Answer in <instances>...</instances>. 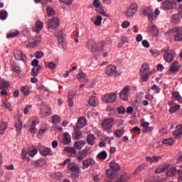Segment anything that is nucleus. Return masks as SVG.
I'll list each match as a JSON object with an SVG mask.
<instances>
[{
    "mask_svg": "<svg viewBox=\"0 0 182 182\" xmlns=\"http://www.w3.org/2000/svg\"><path fill=\"white\" fill-rule=\"evenodd\" d=\"M21 92H22V93L26 96L30 95V90L27 86L21 87Z\"/></svg>",
    "mask_w": 182,
    "mask_h": 182,
    "instance_id": "49530a36",
    "label": "nucleus"
},
{
    "mask_svg": "<svg viewBox=\"0 0 182 182\" xmlns=\"http://www.w3.org/2000/svg\"><path fill=\"white\" fill-rule=\"evenodd\" d=\"M173 135L176 139H181L182 138V125L176 126V130L173 131Z\"/></svg>",
    "mask_w": 182,
    "mask_h": 182,
    "instance_id": "ddd939ff",
    "label": "nucleus"
},
{
    "mask_svg": "<svg viewBox=\"0 0 182 182\" xmlns=\"http://www.w3.org/2000/svg\"><path fill=\"white\" fill-rule=\"evenodd\" d=\"M120 170V166L119 164L116 162H111L109 164V169L107 170V177L109 178H117V171Z\"/></svg>",
    "mask_w": 182,
    "mask_h": 182,
    "instance_id": "f03ea898",
    "label": "nucleus"
},
{
    "mask_svg": "<svg viewBox=\"0 0 182 182\" xmlns=\"http://www.w3.org/2000/svg\"><path fill=\"white\" fill-rule=\"evenodd\" d=\"M42 69L41 66L37 67H33V69H31V75L33 77H36L38 75H39V71Z\"/></svg>",
    "mask_w": 182,
    "mask_h": 182,
    "instance_id": "2f4dec72",
    "label": "nucleus"
},
{
    "mask_svg": "<svg viewBox=\"0 0 182 182\" xmlns=\"http://www.w3.org/2000/svg\"><path fill=\"white\" fill-rule=\"evenodd\" d=\"M46 14H48V16H53L55 14V11H54L53 8L47 7Z\"/></svg>",
    "mask_w": 182,
    "mask_h": 182,
    "instance_id": "5fc2aeb1",
    "label": "nucleus"
},
{
    "mask_svg": "<svg viewBox=\"0 0 182 182\" xmlns=\"http://www.w3.org/2000/svg\"><path fill=\"white\" fill-rule=\"evenodd\" d=\"M1 107L6 108V109H7L9 111L12 110V109H10V103H9L7 102L2 101Z\"/></svg>",
    "mask_w": 182,
    "mask_h": 182,
    "instance_id": "680f3d73",
    "label": "nucleus"
},
{
    "mask_svg": "<svg viewBox=\"0 0 182 182\" xmlns=\"http://www.w3.org/2000/svg\"><path fill=\"white\" fill-rule=\"evenodd\" d=\"M14 56L16 60L22 61V62H27V56L25 55L21 50H15L14 51Z\"/></svg>",
    "mask_w": 182,
    "mask_h": 182,
    "instance_id": "9d476101",
    "label": "nucleus"
},
{
    "mask_svg": "<svg viewBox=\"0 0 182 182\" xmlns=\"http://www.w3.org/2000/svg\"><path fill=\"white\" fill-rule=\"evenodd\" d=\"M75 95H76V92L74 91L69 92V95H68V105H69V107H73V102L72 100Z\"/></svg>",
    "mask_w": 182,
    "mask_h": 182,
    "instance_id": "5701e85b",
    "label": "nucleus"
},
{
    "mask_svg": "<svg viewBox=\"0 0 182 182\" xmlns=\"http://www.w3.org/2000/svg\"><path fill=\"white\" fill-rule=\"evenodd\" d=\"M43 28V23L41 21H36V25L33 27V32L39 33Z\"/></svg>",
    "mask_w": 182,
    "mask_h": 182,
    "instance_id": "f3484780",
    "label": "nucleus"
},
{
    "mask_svg": "<svg viewBox=\"0 0 182 182\" xmlns=\"http://www.w3.org/2000/svg\"><path fill=\"white\" fill-rule=\"evenodd\" d=\"M129 87L126 86L124 88L122 89V91H120V93L119 94V96L120 99L123 101H127V97L129 96Z\"/></svg>",
    "mask_w": 182,
    "mask_h": 182,
    "instance_id": "9b49d317",
    "label": "nucleus"
},
{
    "mask_svg": "<svg viewBox=\"0 0 182 182\" xmlns=\"http://www.w3.org/2000/svg\"><path fill=\"white\" fill-rule=\"evenodd\" d=\"M105 46V41H102L97 43L95 42L93 40H88L87 42V48L90 49L92 53H95L96 51H102L104 49V46Z\"/></svg>",
    "mask_w": 182,
    "mask_h": 182,
    "instance_id": "f257e3e1",
    "label": "nucleus"
},
{
    "mask_svg": "<svg viewBox=\"0 0 182 182\" xmlns=\"http://www.w3.org/2000/svg\"><path fill=\"white\" fill-rule=\"evenodd\" d=\"M7 129V123L3 122L0 124V132H4Z\"/></svg>",
    "mask_w": 182,
    "mask_h": 182,
    "instance_id": "052dcab7",
    "label": "nucleus"
},
{
    "mask_svg": "<svg viewBox=\"0 0 182 182\" xmlns=\"http://www.w3.org/2000/svg\"><path fill=\"white\" fill-rule=\"evenodd\" d=\"M138 8V5L135 3L131 4L129 6V9L126 11V16L132 17L134 14L136 12V9Z\"/></svg>",
    "mask_w": 182,
    "mask_h": 182,
    "instance_id": "f8f14e48",
    "label": "nucleus"
},
{
    "mask_svg": "<svg viewBox=\"0 0 182 182\" xmlns=\"http://www.w3.org/2000/svg\"><path fill=\"white\" fill-rule=\"evenodd\" d=\"M181 20H182V14H174L173 15L171 23L174 25H176L178 23H180Z\"/></svg>",
    "mask_w": 182,
    "mask_h": 182,
    "instance_id": "412c9836",
    "label": "nucleus"
},
{
    "mask_svg": "<svg viewBox=\"0 0 182 182\" xmlns=\"http://www.w3.org/2000/svg\"><path fill=\"white\" fill-rule=\"evenodd\" d=\"M86 121L85 118L81 117L78 119V122H77V125H75V128L74 129H82L85 127Z\"/></svg>",
    "mask_w": 182,
    "mask_h": 182,
    "instance_id": "a878e982",
    "label": "nucleus"
},
{
    "mask_svg": "<svg viewBox=\"0 0 182 182\" xmlns=\"http://www.w3.org/2000/svg\"><path fill=\"white\" fill-rule=\"evenodd\" d=\"M88 154H89V151H87V149H82V151L78 153V155L77 156L78 161H82V159H85V157H87V155Z\"/></svg>",
    "mask_w": 182,
    "mask_h": 182,
    "instance_id": "6ab92c4d",
    "label": "nucleus"
},
{
    "mask_svg": "<svg viewBox=\"0 0 182 182\" xmlns=\"http://www.w3.org/2000/svg\"><path fill=\"white\" fill-rule=\"evenodd\" d=\"M88 105L92 107L97 106V98H96L95 96L90 97V98L88 99Z\"/></svg>",
    "mask_w": 182,
    "mask_h": 182,
    "instance_id": "c756f323",
    "label": "nucleus"
},
{
    "mask_svg": "<svg viewBox=\"0 0 182 182\" xmlns=\"http://www.w3.org/2000/svg\"><path fill=\"white\" fill-rule=\"evenodd\" d=\"M171 96L173 97V99H174V100L178 102L179 103H182V97L180 94H178V92H173L171 93Z\"/></svg>",
    "mask_w": 182,
    "mask_h": 182,
    "instance_id": "c85d7f7f",
    "label": "nucleus"
},
{
    "mask_svg": "<svg viewBox=\"0 0 182 182\" xmlns=\"http://www.w3.org/2000/svg\"><path fill=\"white\" fill-rule=\"evenodd\" d=\"M95 164V160L93 159H87L82 161V166L84 168H87L90 166H93Z\"/></svg>",
    "mask_w": 182,
    "mask_h": 182,
    "instance_id": "aec40b11",
    "label": "nucleus"
},
{
    "mask_svg": "<svg viewBox=\"0 0 182 182\" xmlns=\"http://www.w3.org/2000/svg\"><path fill=\"white\" fill-rule=\"evenodd\" d=\"M162 144L167 146H172L173 144V138L165 139L162 141Z\"/></svg>",
    "mask_w": 182,
    "mask_h": 182,
    "instance_id": "a18cd8bd",
    "label": "nucleus"
},
{
    "mask_svg": "<svg viewBox=\"0 0 182 182\" xmlns=\"http://www.w3.org/2000/svg\"><path fill=\"white\" fill-rule=\"evenodd\" d=\"M105 75L109 77L116 76L117 75V69L116 66L112 65H107L105 68Z\"/></svg>",
    "mask_w": 182,
    "mask_h": 182,
    "instance_id": "6e6552de",
    "label": "nucleus"
},
{
    "mask_svg": "<svg viewBox=\"0 0 182 182\" xmlns=\"http://www.w3.org/2000/svg\"><path fill=\"white\" fill-rule=\"evenodd\" d=\"M124 134V129H117L116 131H114V136H116L117 138L122 137V136H123Z\"/></svg>",
    "mask_w": 182,
    "mask_h": 182,
    "instance_id": "c9c22d12",
    "label": "nucleus"
},
{
    "mask_svg": "<svg viewBox=\"0 0 182 182\" xmlns=\"http://www.w3.org/2000/svg\"><path fill=\"white\" fill-rule=\"evenodd\" d=\"M50 115V109L49 107L43 105L41 107V116L42 117H48V116Z\"/></svg>",
    "mask_w": 182,
    "mask_h": 182,
    "instance_id": "4468645a",
    "label": "nucleus"
},
{
    "mask_svg": "<svg viewBox=\"0 0 182 182\" xmlns=\"http://www.w3.org/2000/svg\"><path fill=\"white\" fill-rule=\"evenodd\" d=\"M77 79L80 81V82H86L87 79L85 77V74L84 73H80L77 75Z\"/></svg>",
    "mask_w": 182,
    "mask_h": 182,
    "instance_id": "f704fd0d",
    "label": "nucleus"
},
{
    "mask_svg": "<svg viewBox=\"0 0 182 182\" xmlns=\"http://www.w3.org/2000/svg\"><path fill=\"white\" fill-rule=\"evenodd\" d=\"M42 42V37L41 36H34L33 38V42L30 43V47L34 48L38 46Z\"/></svg>",
    "mask_w": 182,
    "mask_h": 182,
    "instance_id": "dca6fc26",
    "label": "nucleus"
},
{
    "mask_svg": "<svg viewBox=\"0 0 182 182\" xmlns=\"http://www.w3.org/2000/svg\"><path fill=\"white\" fill-rule=\"evenodd\" d=\"M6 18H7V12L4 10H1V11H0V19L4 21Z\"/></svg>",
    "mask_w": 182,
    "mask_h": 182,
    "instance_id": "bf43d9fd",
    "label": "nucleus"
},
{
    "mask_svg": "<svg viewBox=\"0 0 182 182\" xmlns=\"http://www.w3.org/2000/svg\"><path fill=\"white\" fill-rule=\"evenodd\" d=\"M148 31L151 33L156 34V33H158V28H156V26H149Z\"/></svg>",
    "mask_w": 182,
    "mask_h": 182,
    "instance_id": "4d7b16f0",
    "label": "nucleus"
},
{
    "mask_svg": "<svg viewBox=\"0 0 182 182\" xmlns=\"http://www.w3.org/2000/svg\"><path fill=\"white\" fill-rule=\"evenodd\" d=\"M60 26V20L58 17L54 16L51 19L46 21V26L48 29L55 30Z\"/></svg>",
    "mask_w": 182,
    "mask_h": 182,
    "instance_id": "39448f33",
    "label": "nucleus"
},
{
    "mask_svg": "<svg viewBox=\"0 0 182 182\" xmlns=\"http://www.w3.org/2000/svg\"><path fill=\"white\" fill-rule=\"evenodd\" d=\"M141 127H143V133H146L153 130V127H149V122L144 121H141Z\"/></svg>",
    "mask_w": 182,
    "mask_h": 182,
    "instance_id": "393cba45",
    "label": "nucleus"
},
{
    "mask_svg": "<svg viewBox=\"0 0 182 182\" xmlns=\"http://www.w3.org/2000/svg\"><path fill=\"white\" fill-rule=\"evenodd\" d=\"M45 66L50 69H55L57 67V64L53 62L45 63Z\"/></svg>",
    "mask_w": 182,
    "mask_h": 182,
    "instance_id": "8fccbe9b",
    "label": "nucleus"
},
{
    "mask_svg": "<svg viewBox=\"0 0 182 182\" xmlns=\"http://www.w3.org/2000/svg\"><path fill=\"white\" fill-rule=\"evenodd\" d=\"M176 168L174 167L170 168H168V170H167L166 176L167 177H173L174 174H176Z\"/></svg>",
    "mask_w": 182,
    "mask_h": 182,
    "instance_id": "4c0bfd02",
    "label": "nucleus"
},
{
    "mask_svg": "<svg viewBox=\"0 0 182 182\" xmlns=\"http://www.w3.org/2000/svg\"><path fill=\"white\" fill-rule=\"evenodd\" d=\"M180 68L181 65H178V63L177 61H174L170 66L169 71L171 72V73H176L178 72V69H180Z\"/></svg>",
    "mask_w": 182,
    "mask_h": 182,
    "instance_id": "a211bd4d",
    "label": "nucleus"
},
{
    "mask_svg": "<svg viewBox=\"0 0 182 182\" xmlns=\"http://www.w3.org/2000/svg\"><path fill=\"white\" fill-rule=\"evenodd\" d=\"M167 169H168V165H164L155 169V173L156 174L161 173L162 172L167 171Z\"/></svg>",
    "mask_w": 182,
    "mask_h": 182,
    "instance_id": "473e14b6",
    "label": "nucleus"
},
{
    "mask_svg": "<svg viewBox=\"0 0 182 182\" xmlns=\"http://www.w3.org/2000/svg\"><path fill=\"white\" fill-rule=\"evenodd\" d=\"M132 132L135 134H141V129H139V127H135L132 128Z\"/></svg>",
    "mask_w": 182,
    "mask_h": 182,
    "instance_id": "774afa93",
    "label": "nucleus"
},
{
    "mask_svg": "<svg viewBox=\"0 0 182 182\" xmlns=\"http://www.w3.org/2000/svg\"><path fill=\"white\" fill-rule=\"evenodd\" d=\"M117 113L119 114L123 115L126 113L125 109L123 106H120L117 108Z\"/></svg>",
    "mask_w": 182,
    "mask_h": 182,
    "instance_id": "338daca9",
    "label": "nucleus"
},
{
    "mask_svg": "<svg viewBox=\"0 0 182 182\" xmlns=\"http://www.w3.org/2000/svg\"><path fill=\"white\" fill-rule=\"evenodd\" d=\"M18 33H19V32H18L17 31H15L14 32H11V33L7 34L6 38H15V37H16V36H18Z\"/></svg>",
    "mask_w": 182,
    "mask_h": 182,
    "instance_id": "0e129e2a",
    "label": "nucleus"
},
{
    "mask_svg": "<svg viewBox=\"0 0 182 182\" xmlns=\"http://www.w3.org/2000/svg\"><path fill=\"white\" fill-rule=\"evenodd\" d=\"M143 170H144V166L141 165L138 166V168H136V169L134 171V176L138 175V173H139V172L143 171Z\"/></svg>",
    "mask_w": 182,
    "mask_h": 182,
    "instance_id": "13d9d810",
    "label": "nucleus"
},
{
    "mask_svg": "<svg viewBox=\"0 0 182 182\" xmlns=\"http://www.w3.org/2000/svg\"><path fill=\"white\" fill-rule=\"evenodd\" d=\"M139 71H141V79H139V82H147V80H149V76L150 75L149 71V65H147L146 64L143 65V66H141V68L139 69Z\"/></svg>",
    "mask_w": 182,
    "mask_h": 182,
    "instance_id": "20e7f679",
    "label": "nucleus"
},
{
    "mask_svg": "<svg viewBox=\"0 0 182 182\" xmlns=\"http://www.w3.org/2000/svg\"><path fill=\"white\" fill-rule=\"evenodd\" d=\"M87 144L90 146L95 145V141L96 140V136L94 134H90L87 135Z\"/></svg>",
    "mask_w": 182,
    "mask_h": 182,
    "instance_id": "b1692460",
    "label": "nucleus"
},
{
    "mask_svg": "<svg viewBox=\"0 0 182 182\" xmlns=\"http://www.w3.org/2000/svg\"><path fill=\"white\" fill-rule=\"evenodd\" d=\"M51 119L53 120V124H60V119L58 115H54V116L51 117Z\"/></svg>",
    "mask_w": 182,
    "mask_h": 182,
    "instance_id": "3c124183",
    "label": "nucleus"
},
{
    "mask_svg": "<svg viewBox=\"0 0 182 182\" xmlns=\"http://www.w3.org/2000/svg\"><path fill=\"white\" fill-rule=\"evenodd\" d=\"M96 12H97V14H101L104 16H108V15H107V13L104 11V9L102 8L97 9Z\"/></svg>",
    "mask_w": 182,
    "mask_h": 182,
    "instance_id": "69168bd1",
    "label": "nucleus"
},
{
    "mask_svg": "<svg viewBox=\"0 0 182 182\" xmlns=\"http://www.w3.org/2000/svg\"><path fill=\"white\" fill-rule=\"evenodd\" d=\"M76 148H72V147H65V151L70 154H76V150L75 149Z\"/></svg>",
    "mask_w": 182,
    "mask_h": 182,
    "instance_id": "603ef678",
    "label": "nucleus"
},
{
    "mask_svg": "<svg viewBox=\"0 0 182 182\" xmlns=\"http://www.w3.org/2000/svg\"><path fill=\"white\" fill-rule=\"evenodd\" d=\"M15 127L17 131H21L22 129V121L19 118H18L16 123H15Z\"/></svg>",
    "mask_w": 182,
    "mask_h": 182,
    "instance_id": "09e8293b",
    "label": "nucleus"
},
{
    "mask_svg": "<svg viewBox=\"0 0 182 182\" xmlns=\"http://www.w3.org/2000/svg\"><path fill=\"white\" fill-rule=\"evenodd\" d=\"M139 16H147L149 18V21L151 23L153 21V10L149 6L142 8L141 10H139Z\"/></svg>",
    "mask_w": 182,
    "mask_h": 182,
    "instance_id": "7ed1b4c3",
    "label": "nucleus"
},
{
    "mask_svg": "<svg viewBox=\"0 0 182 182\" xmlns=\"http://www.w3.org/2000/svg\"><path fill=\"white\" fill-rule=\"evenodd\" d=\"M107 151H102L101 152H99V154H97V159H99L105 160L107 159Z\"/></svg>",
    "mask_w": 182,
    "mask_h": 182,
    "instance_id": "79ce46f5",
    "label": "nucleus"
},
{
    "mask_svg": "<svg viewBox=\"0 0 182 182\" xmlns=\"http://www.w3.org/2000/svg\"><path fill=\"white\" fill-rule=\"evenodd\" d=\"M162 9L165 11H170L173 9V2L165 1L162 3Z\"/></svg>",
    "mask_w": 182,
    "mask_h": 182,
    "instance_id": "4be33fe9",
    "label": "nucleus"
},
{
    "mask_svg": "<svg viewBox=\"0 0 182 182\" xmlns=\"http://www.w3.org/2000/svg\"><path fill=\"white\" fill-rule=\"evenodd\" d=\"M27 154H28L27 152V151L23 149L22 152L21 154V157H22V160H24L27 162H29L30 161V158H28V156H27Z\"/></svg>",
    "mask_w": 182,
    "mask_h": 182,
    "instance_id": "ea45409f",
    "label": "nucleus"
},
{
    "mask_svg": "<svg viewBox=\"0 0 182 182\" xmlns=\"http://www.w3.org/2000/svg\"><path fill=\"white\" fill-rule=\"evenodd\" d=\"M45 165V160L43 159H38L37 161H33V166L36 168H41Z\"/></svg>",
    "mask_w": 182,
    "mask_h": 182,
    "instance_id": "bb28decb",
    "label": "nucleus"
},
{
    "mask_svg": "<svg viewBox=\"0 0 182 182\" xmlns=\"http://www.w3.org/2000/svg\"><path fill=\"white\" fill-rule=\"evenodd\" d=\"M129 177L126 174H122L119 178L116 181V182H124L126 181Z\"/></svg>",
    "mask_w": 182,
    "mask_h": 182,
    "instance_id": "6e6d98bb",
    "label": "nucleus"
},
{
    "mask_svg": "<svg viewBox=\"0 0 182 182\" xmlns=\"http://www.w3.org/2000/svg\"><path fill=\"white\" fill-rule=\"evenodd\" d=\"M80 129H74V138H75L77 140H79L82 135Z\"/></svg>",
    "mask_w": 182,
    "mask_h": 182,
    "instance_id": "c03bdc74",
    "label": "nucleus"
},
{
    "mask_svg": "<svg viewBox=\"0 0 182 182\" xmlns=\"http://www.w3.org/2000/svg\"><path fill=\"white\" fill-rule=\"evenodd\" d=\"M27 153H28V156L33 157L36 154H38V149L34 146H31L28 148V151H27Z\"/></svg>",
    "mask_w": 182,
    "mask_h": 182,
    "instance_id": "72a5a7b5",
    "label": "nucleus"
},
{
    "mask_svg": "<svg viewBox=\"0 0 182 182\" xmlns=\"http://www.w3.org/2000/svg\"><path fill=\"white\" fill-rule=\"evenodd\" d=\"M178 109H181V105H174V106H171L170 107L169 112L170 113L173 114L174 112H177Z\"/></svg>",
    "mask_w": 182,
    "mask_h": 182,
    "instance_id": "37998d69",
    "label": "nucleus"
},
{
    "mask_svg": "<svg viewBox=\"0 0 182 182\" xmlns=\"http://www.w3.org/2000/svg\"><path fill=\"white\" fill-rule=\"evenodd\" d=\"M39 153H41V154H42V156H46L49 155V154H50V149H48L46 147L41 148L39 149Z\"/></svg>",
    "mask_w": 182,
    "mask_h": 182,
    "instance_id": "7c9ffc66",
    "label": "nucleus"
},
{
    "mask_svg": "<svg viewBox=\"0 0 182 182\" xmlns=\"http://www.w3.org/2000/svg\"><path fill=\"white\" fill-rule=\"evenodd\" d=\"M117 95L115 93L105 94L104 95V102L107 104H112L116 102Z\"/></svg>",
    "mask_w": 182,
    "mask_h": 182,
    "instance_id": "1a4fd4ad",
    "label": "nucleus"
},
{
    "mask_svg": "<svg viewBox=\"0 0 182 182\" xmlns=\"http://www.w3.org/2000/svg\"><path fill=\"white\" fill-rule=\"evenodd\" d=\"M69 143H70V136L69 134L65 133V136L63 137V144L68 145Z\"/></svg>",
    "mask_w": 182,
    "mask_h": 182,
    "instance_id": "a19ab883",
    "label": "nucleus"
},
{
    "mask_svg": "<svg viewBox=\"0 0 182 182\" xmlns=\"http://www.w3.org/2000/svg\"><path fill=\"white\" fill-rule=\"evenodd\" d=\"M159 160H161V156H147L146 157V161H147V162L150 163V164H154L156 163L158 161H159Z\"/></svg>",
    "mask_w": 182,
    "mask_h": 182,
    "instance_id": "cd10ccee",
    "label": "nucleus"
},
{
    "mask_svg": "<svg viewBox=\"0 0 182 182\" xmlns=\"http://www.w3.org/2000/svg\"><path fill=\"white\" fill-rule=\"evenodd\" d=\"M114 125V119L112 118H107L104 119L102 121V129L105 132L109 131L112 128V126Z\"/></svg>",
    "mask_w": 182,
    "mask_h": 182,
    "instance_id": "0eeeda50",
    "label": "nucleus"
},
{
    "mask_svg": "<svg viewBox=\"0 0 182 182\" xmlns=\"http://www.w3.org/2000/svg\"><path fill=\"white\" fill-rule=\"evenodd\" d=\"M68 168L70 171L73 173H77L80 171V167L78 164H75L74 162H70L68 164Z\"/></svg>",
    "mask_w": 182,
    "mask_h": 182,
    "instance_id": "2eb2a0df",
    "label": "nucleus"
},
{
    "mask_svg": "<svg viewBox=\"0 0 182 182\" xmlns=\"http://www.w3.org/2000/svg\"><path fill=\"white\" fill-rule=\"evenodd\" d=\"M85 144V141H80L75 142V144H74V146H75V149L80 150L82 149V147H84Z\"/></svg>",
    "mask_w": 182,
    "mask_h": 182,
    "instance_id": "58836bf2",
    "label": "nucleus"
},
{
    "mask_svg": "<svg viewBox=\"0 0 182 182\" xmlns=\"http://www.w3.org/2000/svg\"><path fill=\"white\" fill-rule=\"evenodd\" d=\"M100 23H102V16H97L96 21H95V25L99 26H100Z\"/></svg>",
    "mask_w": 182,
    "mask_h": 182,
    "instance_id": "e2e57ef3",
    "label": "nucleus"
},
{
    "mask_svg": "<svg viewBox=\"0 0 182 182\" xmlns=\"http://www.w3.org/2000/svg\"><path fill=\"white\" fill-rule=\"evenodd\" d=\"M173 31L176 33L174 36H182V26L174 28Z\"/></svg>",
    "mask_w": 182,
    "mask_h": 182,
    "instance_id": "de8ad7c7",
    "label": "nucleus"
},
{
    "mask_svg": "<svg viewBox=\"0 0 182 182\" xmlns=\"http://www.w3.org/2000/svg\"><path fill=\"white\" fill-rule=\"evenodd\" d=\"M174 58H176V53L172 50H164V60L165 62L171 63Z\"/></svg>",
    "mask_w": 182,
    "mask_h": 182,
    "instance_id": "423d86ee",
    "label": "nucleus"
},
{
    "mask_svg": "<svg viewBox=\"0 0 182 182\" xmlns=\"http://www.w3.org/2000/svg\"><path fill=\"white\" fill-rule=\"evenodd\" d=\"M58 45L61 46V48L66 46V40L62 36L58 37Z\"/></svg>",
    "mask_w": 182,
    "mask_h": 182,
    "instance_id": "e433bc0d",
    "label": "nucleus"
},
{
    "mask_svg": "<svg viewBox=\"0 0 182 182\" xmlns=\"http://www.w3.org/2000/svg\"><path fill=\"white\" fill-rule=\"evenodd\" d=\"M11 68H13L14 72L16 73H21V68H19V66L16 63H14L13 64H11Z\"/></svg>",
    "mask_w": 182,
    "mask_h": 182,
    "instance_id": "864d4df0",
    "label": "nucleus"
}]
</instances>
